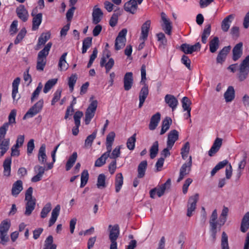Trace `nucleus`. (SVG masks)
Here are the masks:
<instances>
[{"instance_id": "obj_50", "label": "nucleus", "mask_w": 249, "mask_h": 249, "mask_svg": "<svg viewBox=\"0 0 249 249\" xmlns=\"http://www.w3.org/2000/svg\"><path fill=\"white\" fill-rule=\"evenodd\" d=\"M106 176L103 174H101L98 176L96 184L98 188H104L106 187Z\"/></svg>"}, {"instance_id": "obj_59", "label": "nucleus", "mask_w": 249, "mask_h": 249, "mask_svg": "<svg viewBox=\"0 0 249 249\" xmlns=\"http://www.w3.org/2000/svg\"><path fill=\"white\" fill-rule=\"evenodd\" d=\"M26 34V30L25 28H22L17 36V37L14 41L15 44H18V43H19L24 37Z\"/></svg>"}, {"instance_id": "obj_63", "label": "nucleus", "mask_w": 249, "mask_h": 249, "mask_svg": "<svg viewBox=\"0 0 249 249\" xmlns=\"http://www.w3.org/2000/svg\"><path fill=\"white\" fill-rule=\"evenodd\" d=\"M120 147L119 146L116 147L112 151V153L109 154V157L110 159L116 160V158L120 157Z\"/></svg>"}, {"instance_id": "obj_47", "label": "nucleus", "mask_w": 249, "mask_h": 249, "mask_svg": "<svg viewBox=\"0 0 249 249\" xmlns=\"http://www.w3.org/2000/svg\"><path fill=\"white\" fill-rule=\"evenodd\" d=\"M57 79H51L48 80L45 84L43 92L47 93L57 83Z\"/></svg>"}, {"instance_id": "obj_36", "label": "nucleus", "mask_w": 249, "mask_h": 249, "mask_svg": "<svg viewBox=\"0 0 249 249\" xmlns=\"http://www.w3.org/2000/svg\"><path fill=\"white\" fill-rule=\"evenodd\" d=\"M172 123V119L168 117H166L162 121L161 129L160 132V135L164 134L170 128V126Z\"/></svg>"}, {"instance_id": "obj_54", "label": "nucleus", "mask_w": 249, "mask_h": 249, "mask_svg": "<svg viewBox=\"0 0 249 249\" xmlns=\"http://www.w3.org/2000/svg\"><path fill=\"white\" fill-rule=\"evenodd\" d=\"M52 209V205L51 203H47L41 210L40 216L42 218H44L47 216L48 214Z\"/></svg>"}, {"instance_id": "obj_35", "label": "nucleus", "mask_w": 249, "mask_h": 249, "mask_svg": "<svg viewBox=\"0 0 249 249\" xmlns=\"http://www.w3.org/2000/svg\"><path fill=\"white\" fill-rule=\"evenodd\" d=\"M219 46V38L214 36L209 42L210 51L212 53H214L216 52Z\"/></svg>"}, {"instance_id": "obj_19", "label": "nucleus", "mask_w": 249, "mask_h": 249, "mask_svg": "<svg viewBox=\"0 0 249 249\" xmlns=\"http://www.w3.org/2000/svg\"><path fill=\"white\" fill-rule=\"evenodd\" d=\"M133 83V73L131 72H126L124 78V89L125 90L131 89Z\"/></svg>"}, {"instance_id": "obj_33", "label": "nucleus", "mask_w": 249, "mask_h": 249, "mask_svg": "<svg viewBox=\"0 0 249 249\" xmlns=\"http://www.w3.org/2000/svg\"><path fill=\"white\" fill-rule=\"evenodd\" d=\"M147 166V162L146 160H143L139 164L138 167V178H142L144 177L145 171Z\"/></svg>"}, {"instance_id": "obj_13", "label": "nucleus", "mask_w": 249, "mask_h": 249, "mask_svg": "<svg viewBox=\"0 0 249 249\" xmlns=\"http://www.w3.org/2000/svg\"><path fill=\"white\" fill-rule=\"evenodd\" d=\"M143 85L144 86L141 89L139 95V99L140 101L139 105V108H141L142 107L149 93L148 85L146 84V83L143 84Z\"/></svg>"}, {"instance_id": "obj_32", "label": "nucleus", "mask_w": 249, "mask_h": 249, "mask_svg": "<svg viewBox=\"0 0 249 249\" xmlns=\"http://www.w3.org/2000/svg\"><path fill=\"white\" fill-rule=\"evenodd\" d=\"M224 98L226 102H231L235 97V91L232 86H229L224 93Z\"/></svg>"}, {"instance_id": "obj_45", "label": "nucleus", "mask_w": 249, "mask_h": 249, "mask_svg": "<svg viewBox=\"0 0 249 249\" xmlns=\"http://www.w3.org/2000/svg\"><path fill=\"white\" fill-rule=\"evenodd\" d=\"M211 31V26L210 24H207L205 26L201 36V41L203 43L205 44L207 42V38L210 36Z\"/></svg>"}, {"instance_id": "obj_56", "label": "nucleus", "mask_w": 249, "mask_h": 249, "mask_svg": "<svg viewBox=\"0 0 249 249\" xmlns=\"http://www.w3.org/2000/svg\"><path fill=\"white\" fill-rule=\"evenodd\" d=\"M217 218V213L216 210L213 211L210 219V227L217 226L219 225V223H217L216 219Z\"/></svg>"}, {"instance_id": "obj_2", "label": "nucleus", "mask_w": 249, "mask_h": 249, "mask_svg": "<svg viewBox=\"0 0 249 249\" xmlns=\"http://www.w3.org/2000/svg\"><path fill=\"white\" fill-rule=\"evenodd\" d=\"M249 74V55L241 62L239 65L237 78L242 82L247 78Z\"/></svg>"}, {"instance_id": "obj_5", "label": "nucleus", "mask_w": 249, "mask_h": 249, "mask_svg": "<svg viewBox=\"0 0 249 249\" xmlns=\"http://www.w3.org/2000/svg\"><path fill=\"white\" fill-rule=\"evenodd\" d=\"M10 226V222L7 220H3L0 224V243L3 245L9 241L7 232Z\"/></svg>"}, {"instance_id": "obj_43", "label": "nucleus", "mask_w": 249, "mask_h": 249, "mask_svg": "<svg viewBox=\"0 0 249 249\" xmlns=\"http://www.w3.org/2000/svg\"><path fill=\"white\" fill-rule=\"evenodd\" d=\"M67 55V53H64L60 57L58 63V67L60 70H66L68 68V64L66 60V57Z\"/></svg>"}, {"instance_id": "obj_30", "label": "nucleus", "mask_w": 249, "mask_h": 249, "mask_svg": "<svg viewBox=\"0 0 249 249\" xmlns=\"http://www.w3.org/2000/svg\"><path fill=\"white\" fill-rule=\"evenodd\" d=\"M22 182L20 180L16 181L13 185L12 188V194L14 196H17L22 190Z\"/></svg>"}, {"instance_id": "obj_18", "label": "nucleus", "mask_w": 249, "mask_h": 249, "mask_svg": "<svg viewBox=\"0 0 249 249\" xmlns=\"http://www.w3.org/2000/svg\"><path fill=\"white\" fill-rule=\"evenodd\" d=\"M138 2L136 0H129L124 5V9L130 13L134 14L138 8Z\"/></svg>"}, {"instance_id": "obj_12", "label": "nucleus", "mask_w": 249, "mask_h": 249, "mask_svg": "<svg viewBox=\"0 0 249 249\" xmlns=\"http://www.w3.org/2000/svg\"><path fill=\"white\" fill-rule=\"evenodd\" d=\"M17 16L23 22H26L29 18V14L27 10L23 5H20L16 8V10Z\"/></svg>"}, {"instance_id": "obj_17", "label": "nucleus", "mask_w": 249, "mask_h": 249, "mask_svg": "<svg viewBox=\"0 0 249 249\" xmlns=\"http://www.w3.org/2000/svg\"><path fill=\"white\" fill-rule=\"evenodd\" d=\"M50 37L51 33L49 32L42 33L38 38L37 43L35 47V50H39L40 49L42 46L44 45Z\"/></svg>"}, {"instance_id": "obj_62", "label": "nucleus", "mask_w": 249, "mask_h": 249, "mask_svg": "<svg viewBox=\"0 0 249 249\" xmlns=\"http://www.w3.org/2000/svg\"><path fill=\"white\" fill-rule=\"evenodd\" d=\"M53 245H55L53 244V237L52 235H49L45 241L43 249H50Z\"/></svg>"}, {"instance_id": "obj_27", "label": "nucleus", "mask_w": 249, "mask_h": 249, "mask_svg": "<svg viewBox=\"0 0 249 249\" xmlns=\"http://www.w3.org/2000/svg\"><path fill=\"white\" fill-rule=\"evenodd\" d=\"M151 21L149 20L146 21L142 26L141 36L140 39L145 40L148 36Z\"/></svg>"}, {"instance_id": "obj_9", "label": "nucleus", "mask_w": 249, "mask_h": 249, "mask_svg": "<svg viewBox=\"0 0 249 249\" xmlns=\"http://www.w3.org/2000/svg\"><path fill=\"white\" fill-rule=\"evenodd\" d=\"M127 32L126 29H123L119 33L115 39V50L118 51L124 47L126 42L125 36Z\"/></svg>"}, {"instance_id": "obj_14", "label": "nucleus", "mask_w": 249, "mask_h": 249, "mask_svg": "<svg viewBox=\"0 0 249 249\" xmlns=\"http://www.w3.org/2000/svg\"><path fill=\"white\" fill-rule=\"evenodd\" d=\"M103 16V13L100 8L97 5L94 6L92 13V23L94 24H97L99 23Z\"/></svg>"}, {"instance_id": "obj_34", "label": "nucleus", "mask_w": 249, "mask_h": 249, "mask_svg": "<svg viewBox=\"0 0 249 249\" xmlns=\"http://www.w3.org/2000/svg\"><path fill=\"white\" fill-rule=\"evenodd\" d=\"M171 181L170 178L168 179L166 182L162 184L160 187L157 188V194L159 197L161 196L164 193L167 189L170 187Z\"/></svg>"}, {"instance_id": "obj_4", "label": "nucleus", "mask_w": 249, "mask_h": 249, "mask_svg": "<svg viewBox=\"0 0 249 249\" xmlns=\"http://www.w3.org/2000/svg\"><path fill=\"white\" fill-rule=\"evenodd\" d=\"M16 110H12L8 116V122L5 123L1 126L0 127V140L6 139H5V136L9 125H12L13 124H15L16 123Z\"/></svg>"}, {"instance_id": "obj_44", "label": "nucleus", "mask_w": 249, "mask_h": 249, "mask_svg": "<svg viewBox=\"0 0 249 249\" xmlns=\"http://www.w3.org/2000/svg\"><path fill=\"white\" fill-rule=\"evenodd\" d=\"M77 158V154L76 152H73L72 154L70 157L66 164V171L70 170L73 166L74 163L76 161Z\"/></svg>"}, {"instance_id": "obj_42", "label": "nucleus", "mask_w": 249, "mask_h": 249, "mask_svg": "<svg viewBox=\"0 0 249 249\" xmlns=\"http://www.w3.org/2000/svg\"><path fill=\"white\" fill-rule=\"evenodd\" d=\"M20 79L19 77L16 78L13 82L12 83V98L13 100H18L19 98H18L16 99V94L18 92V85L20 83Z\"/></svg>"}, {"instance_id": "obj_53", "label": "nucleus", "mask_w": 249, "mask_h": 249, "mask_svg": "<svg viewBox=\"0 0 249 249\" xmlns=\"http://www.w3.org/2000/svg\"><path fill=\"white\" fill-rule=\"evenodd\" d=\"M89 175L88 170H84L81 175V188L84 187L86 185L89 179Z\"/></svg>"}, {"instance_id": "obj_57", "label": "nucleus", "mask_w": 249, "mask_h": 249, "mask_svg": "<svg viewBox=\"0 0 249 249\" xmlns=\"http://www.w3.org/2000/svg\"><path fill=\"white\" fill-rule=\"evenodd\" d=\"M96 136V132H94L91 135L88 136L85 141V146L90 147L93 140L95 139Z\"/></svg>"}, {"instance_id": "obj_29", "label": "nucleus", "mask_w": 249, "mask_h": 249, "mask_svg": "<svg viewBox=\"0 0 249 249\" xmlns=\"http://www.w3.org/2000/svg\"><path fill=\"white\" fill-rule=\"evenodd\" d=\"M10 139L0 140V158L2 157L9 148Z\"/></svg>"}, {"instance_id": "obj_61", "label": "nucleus", "mask_w": 249, "mask_h": 249, "mask_svg": "<svg viewBox=\"0 0 249 249\" xmlns=\"http://www.w3.org/2000/svg\"><path fill=\"white\" fill-rule=\"evenodd\" d=\"M83 115V113L81 111H77L74 116V121L75 125H80V119Z\"/></svg>"}, {"instance_id": "obj_31", "label": "nucleus", "mask_w": 249, "mask_h": 249, "mask_svg": "<svg viewBox=\"0 0 249 249\" xmlns=\"http://www.w3.org/2000/svg\"><path fill=\"white\" fill-rule=\"evenodd\" d=\"M45 151L46 145L43 144L40 146L38 154V160L41 164H45L47 160V156Z\"/></svg>"}, {"instance_id": "obj_11", "label": "nucleus", "mask_w": 249, "mask_h": 249, "mask_svg": "<svg viewBox=\"0 0 249 249\" xmlns=\"http://www.w3.org/2000/svg\"><path fill=\"white\" fill-rule=\"evenodd\" d=\"M36 12L37 9L35 8L33 10L31 13V16L33 17L32 21V30L34 31L38 29V27L41 23L42 18V13L36 14Z\"/></svg>"}, {"instance_id": "obj_58", "label": "nucleus", "mask_w": 249, "mask_h": 249, "mask_svg": "<svg viewBox=\"0 0 249 249\" xmlns=\"http://www.w3.org/2000/svg\"><path fill=\"white\" fill-rule=\"evenodd\" d=\"M182 108L184 111L187 110H191L190 105H191V102L189 99L187 97H184L182 99Z\"/></svg>"}, {"instance_id": "obj_51", "label": "nucleus", "mask_w": 249, "mask_h": 249, "mask_svg": "<svg viewBox=\"0 0 249 249\" xmlns=\"http://www.w3.org/2000/svg\"><path fill=\"white\" fill-rule=\"evenodd\" d=\"M228 163V161L227 160H224L219 162L212 170L211 172V176H213L218 170L223 168Z\"/></svg>"}, {"instance_id": "obj_8", "label": "nucleus", "mask_w": 249, "mask_h": 249, "mask_svg": "<svg viewBox=\"0 0 249 249\" xmlns=\"http://www.w3.org/2000/svg\"><path fill=\"white\" fill-rule=\"evenodd\" d=\"M192 165V156H190L189 160L181 166L179 170V175L177 180V182H179L182 180L184 178L188 175L191 170Z\"/></svg>"}, {"instance_id": "obj_40", "label": "nucleus", "mask_w": 249, "mask_h": 249, "mask_svg": "<svg viewBox=\"0 0 249 249\" xmlns=\"http://www.w3.org/2000/svg\"><path fill=\"white\" fill-rule=\"evenodd\" d=\"M11 161V158H6L3 162V174L5 176L9 177L10 175Z\"/></svg>"}, {"instance_id": "obj_55", "label": "nucleus", "mask_w": 249, "mask_h": 249, "mask_svg": "<svg viewBox=\"0 0 249 249\" xmlns=\"http://www.w3.org/2000/svg\"><path fill=\"white\" fill-rule=\"evenodd\" d=\"M222 249H229L228 235L225 231H223L221 237Z\"/></svg>"}, {"instance_id": "obj_6", "label": "nucleus", "mask_w": 249, "mask_h": 249, "mask_svg": "<svg viewBox=\"0 0 249 249\" xmlns=\"http://www.w3.org/2000/svg\"><path fill=\"white\" fill-rule=\"evenodd\" d=\"M43 99L39 100L26 113L23 117V119L25 120L27 118H32L40 112L43 108Z\"/></svg>"}, {"instance_id": "obj_1", "label": "nucleus", "mask_w": 249, "mask_h": 249, "mask_svg": "<svg viewBox=\"0 0 249 249\" xmlns=\"http://www.w3.org/2000/svg\"><path fill=\"white\" fill-rule=\"evenodd\" d=\"M52 43H48L44 48L39 52L37 57L36 69L38 71H43L47 62V56L48 55Z\"/></svg>"}, {"instance_id": "obj_23", "label": "nucleus", "mask_w": 249, "mask_h": 249, "mask_svg": "<svg viewBox=\"0 0 249 249\" xmlns=\"http://www.w3.org/2000/svg\"><path fill=\"white\" fill-rule=\"evenodd\" d=\"M161 18L164 23V26H163V30L164 31L166 34H167L168 35H170L171 34L172 30V26L171 25V22H170L169 20L166 18V14L163 12H162L161 13Z\"/></svg>"}, {"instance_id": "obj_37", "label": "nucleus", "mask_w": 249, "mask_h": 249, "mask_svg": "<svg viewBox=\"0 0 249 249\" xmlns=\"http://www.w3.org/2000/svg\"><path fill=\"white\" fill-rule=\"evenodd\" d=\"M115 133L113 132H110L107 136L106 146L107 150L109 152L111 151L112 145L114 141Z\"/></svg>"}, {"instance_id": "obj_24", "label": "nucleus", "mask_w": 249, "mask_h": 249, "mask_svg": "<svg viewBox=\"0 0 249 249\" xmlns=\"http://www.w3.org/2000/svg\"><path fill=\"white\" fill-rule=\"evenodd\" d=\"M114 65V60L112 58H110L107 62L106 61V57L102 56L100 61L101 67H105L106 73H108L112 68Z\"/></svg>"}, {"instance_id": "obj_60", "label": "nucleus", "mask_w": 249, "mask_h": 249, "mask_svg": "<svg viewBox=\"0 0 249 249\" xmlns=\"http://www.w3.org/2000/svg\"><path fill=\"white\" fill-rule=\"evenodd\" d=\"M77 80V76L76 74H72L69 78L68 85L71 91L73 89L74 86Z\"/></svg>"}, {"instance_id": "obj_15", "label": "nucleus", "mask_w": 249, "mask_h": 249, "mask_svg": "<svg viewBox=\"0 0 249 249\" xmlns=\"http://www.w3.org/2000/svg\"><path fill=\"white\" fill-rule=\"evenodd\" d=\"M109 228H111L109 231V238L111 242H117L116 240L120 234L119 227L118 225H115L112 227L111 225L109 226Z\"/></svg>"}, {"instance_id": "obj_25", "label": "nucleus", "mask_w": 249, "mask_h": 249, "mask_svg": "<svg viewBox=\"0 0 249 249\" xmlns=\"http://www.w3.org/2000/svg\"><path fill=\"white\" fill-rule=\"evenodd\" d=\"M160 120V114L159 112L156 113L151 118L149 124V129L150 130H154L158 126Z\"/></svg>"}, {"instance_id": "obj_3", "label": "nucleus", "mask_w": 249, "mask_h": 249, "mask_svg": "<svg viewBox=\"0 0 249 249\" xmlns=\"http://www.w3.org/2000/svg\"><path fill=\"white\" fill-rule=\"evenodd\" d=\"M33 188L32 187H30L27 190L25 193V200L27 201V203L26 204V210L24 213L27 216L31 215L32 212L35 208L36 199L33 198Z\"/></svg>"}, {"instance_id": "obj_28", "label": "nucleus", "mask_w": 249, "mask_h": 249, "mask_svg": "<svg viewBox=\"0 0 249 249\" xmlns=\"http://www.w3.org/2000/svg\"><path fill=\"white\" fill-rule=\"evenodd\" d=\"M60 210V206L59 205H56L55 207L53 210L51 214V217L49 220V227L53 226L56 221L59 214Z\"/></svg>"}, {"instance_id": "obj_39", "label": "nucleus", "mask_w": 249, "mask_h": 249, "mask_svg": "<svg viewBox=\"0 0 249 249\" xmlns=\"http://www.w3.org/2000/svg\"><path fill=\"white\" fill-rule=\"evenodd\" d=\"M249 228V212H247L244 216L241 225V231L245 232Z\"/></svg>"}, {"instance_id": "obj_52", "label": "nucleus", "mask_w": 249, "mask_h": 249, "mask_svg": "<svg viewBox=\"0 0 249 249\" xmlns=\"http://www.w3.org/2000/svg\"><path fill=\"white\" fill-rule=\"evenodd\" d=\"M92 37H87L85 38L83 41L82 53H85L87 52L88 48L91 45Z\"/></svg>"}, {"instance_id": "obj_7", "label": "nucleus", "mask_w": 249, "mask_h": 249, "mask_svg": "<svg viewBox=\"0 0 249 249\" xmlns=\"http://www.w3.org/2000/svg\"><path fill=\"white\" fill-rule=\"evenodd\" d=\"M98 102L97 100L92 101L89 105L85 112V122L86 124H89L91 120L93 118L97 107Z\"/></svg>"}, {"instance_id": "obj_26", "label": "nucleus", "mask_w": 249, "mask_h": 249, "mask_svg": "<svg viewBox=\"0 0 249 249\" xmlns=\"http://www.w3.org/2000/svg\"><path fill=\"white\" fill-rule=\"evenodd\" d=\"M234 18V15L231 14L224 18L221 22V29L223 32H227L229 30L231 20Z\"/></svg>"}, {"instance_id": "obj_21", "label": "nucleus", "mask_w": 249, "mask_h": 249, "mask_svg": "<svg viewBox=\"0 0 249 249\" xmlns=\"http://www.w3.org/2000/svg\"><path fill=\"white\" fill-rule=\"evenodd\" d=\"M165 103L170 107L172 111H174L178 104V101L176 98L172 95L167 94L164 98Z\"/></svg>"}, {"instance_id": "obj_64", "label": "nucleus", "mask_w": 249, "mask_h": 249, "mask_svg": "<svg viewBox=\"0 0 249 249\" xmlns=\"http://www.w3.org/2000/svg\"><path fill=\"white\" fill-rule=\"evenodd\" d=\"M191 45L187 43L182 44L180 49L185 54H191Z\"/></svg>"}, {"instance_id": "obj_16", "label": "nucleus", "mask_w": 249, "mask_h": 249, "mask_svg": "<svg viewBox=\"0 0 249 249\" xmlns=\"http://www.w3.org/2000/svg\"><path fill=\"white\" fill-rule=\"evenodd\" d=\"M178 139V132L177 130L174 129L171 130L168 135L167 141V145L169 148H172L175 142Z\"/></svg>"}, {"instance_id": "obj_20", "label": "nucleus", "mask_w": 249, "mask_h": 249, "mask_svg": "<svg viewBox=\"0 0 249 249\" xmlns=\"http://www.w3.org/2000/svg\"><path fill=\"white\" fill-rule=\"evenodd\" d=\"M222 144V139L221 138H217L208 152V154L210 157L213 156L216 153H217Z\"/></svg>"}, {"instance_id": "obj_48", "label": "nucleus", "mask_w": 249, "mask_h": 249, "mask_svg": "<svg viewBox=\"0 0 249 249\" xmlns=\"http://www.w3.org/2000/svg\"><path fill=\"white\" fill-rule=\"evenodd\" d=\"M136 134H134L131 137L129 138L127 141L126 146L130 150H132L134 149L135 146V142L136 141Z\"/></svg>"}, {"instance_id": "obj_46", "label": "nucleus", "mask_w": 249, "mask_h": 249, "mask_svg": "<svg viewBox=\"0 0 249 249\" xmlns=\"http://www.w3.org/2000/svg\"><path fill=\"white\" fill-rule=\"evenodd\" d=\"M159 151V143L158 141H155L150 149V156L151 159L155 158Z\"/></svg>"}, {"instance_id": "obj_22", "label": "nucleus", "mask_w": 249, "mask_h": 249, "mask_svg": "<svg viewBox=\"0 0 249 249\" xmlns=\"http://www.w3.org/2000/svg\"><path fill=\"white\" fill-rule=\"evenodd\" d=\"M242 46L243 43L239 42L232 49V59L234 61L238 60L242 55Z\"/></svg>"}, {"instance_id": "obj_38", "label": "nucleus", "mask_w": 249, "mask_h": 249, "mask_svg": "<svg viewBox=\"0 0 249 249\" xmlns=\"http://www.w3.org/2000/svg\"><path fill=\"white\" fill-rule=\"evenodd\" d=\"M111 152L107 150V151L104 153L100 158H99L95 162V166L101 167L105 164L106 160L109 156V154Z\"/></svg>"}, {"instance_id": "obj_41", "label": "nucleus", "mask_w": 249, "mask_h": 249, "mask_svg": "<svg viewBox=\"0 0 249 249\" xmlns=\"http://www.w3.org/2000/svg\"><path fill=\"white\" fill-rule=\"evenodd\" d=\"M123 184V175L121 173H118L116 175L115 182V191L117 193H118L120 191Z\"/></svg>"}, {"instance_id": "obj_49", "label": "nucleus", "mask_w": 249, "mask_h": 249, "mask_svg": "<svg viewBox=\"0 0 249 249\" xmlns=\"http://www.w3.org/2000/svg\"><path fill=\"white\" fill-rule=\"evenodd\" d=\"M229 209L227 207L224 206L219 220V225L221 226L223 225L226 221V216L228 215Z\"/></svg>"}, {"instance_id": "obj_10", "label": "nucleus", "mask_w": 249, "mask_h": 249, "mask_svg": "<svg viewBox=\"0 0 249 249\" xmlns=\"http://www.w3.org/2000/svg\"><path fill=\"white\" fill-rule=\"evenodd\" d=\"M199 195L196 194L194 196H191L188 202L187 205V215L190 217L192 215L193 212L196 208V203L198 201Z\"/></svg>"}]
</instances>
